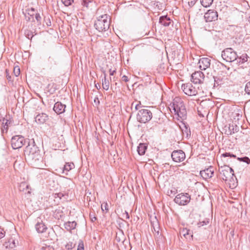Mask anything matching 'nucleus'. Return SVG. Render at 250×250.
<instances>
[{
	"mask_svg": "<svg viewBox=\"0 0 250 250\" xmlns=\"http://www.w3.org/2000/svg\"><path fill=\"white\" fill-rule=\"evenodd\" d=\"M205 80V75L201 71H195L191 75V82L195 84H201Z\"/></svg>",
	"mask_w": 250,
	"mask_h": 250,
	"instance_id": "nucleus-9",
	"label": "nucleus"
},
{
	"mask_svg": "<svg viewBox=\"0 0 250 250\" xmlns=\"http://www.w3.org/2000/svg\"><path fill=\"white\" fill-rule=\"evenodd\" d=\"M208 223V221L207 220H204L203 221H200L198 223V226L199 227H201V226H203L204 225H207Z\"/></svg>",
	"mask_w": 250,
	"mask_h": 250,
	"instance_id": "nucleus-42",
	"label": "nucleus"
},
{
	"mask_svg": "<svg viewBox=\"0 0 250 250\" xmlns=\"http://www.w3.org/2000/svg\"><path fill=\"white\" fill-rule=\"evenodd\" d=\"M171 107L175 114L183 120L187 117V110L183 100L179 97H175L172 102Z\"/></svg>",
	"mask_w": 250,
	"mask_h": 250,
	"instance_id": "nucleus-1",
	"label": "nucleus"
},
{
	"mask_svg": "<svg viewBox=\"0 0 250 250\" xmlns=\"http://www.w3.org/2000/svg\"><path fill=\"white\" fill-rule=\"evenodd\" d=\"M65 107L66 105L65 104H62L61 102H58L55 104L53 110L56 113L60 114L65 111Z\"/></svg>",
	"mask_w": 250,
	"mask_h": 250,
	"instance_id": "nucleus-18",
	"label": "nucleus"
},
{
	"mask_svg": "<svg viewBox=\"0 0 250 250\" xmlns=\"http://www.w3.org/2000/svg\"><path fill=\"white\" fill-rule=\"evenodd\" d=\"M25 36L28 39L31 40L33 37V35L32 34V32L29 30H26L24 32Z\"/></svg>",
	"mask_w": 250,
	"mask_h": 250,
	"instance_id": "nucleus-35",
	"label": "nucleus"
},
{
	"mask_svg": "<svg viewBox=\"0 0 250 250\" xmlns=\"http://www.w3.org/2000/svg\"><path fill=\"white\" fill-rule=\"evenodd\" d=\"M249 21L250 22V16L249 17Z\"/></svg>",
	"mask_w": 250,
	"mask_h": 250,
	"instance_id": "nucleus-61",
	"label": "nucleus"
},
{
	"mask_svg": "<svg viewBox=\"0 0 250 250\" xmlns=\"http://www.w3.org/2000/svg\"><path fill=\"white\" fill-rule=\"evenodd\" d=\"M153 229H154V234L155 236L157 238H160V237L161 236V234L159 231V229H160L159 227H157L156 228H155L154 227H153Z\"/></svg>",
	"mask_w": 250,
	"mask_h": 250,
	"instance_id": "nucleus-33",
	"label": "nucleus"
},
{
	"mask_svg": "<svg viewBox=\"0 0 250 250\" xmlns=\"http://www.w3.org/2000/svg\"><path fill=\"white\" fill-rule=\"evenodd\" d=\"M190 195L188 193H181L176 195L174 201L179 205L185 206L190 202Z\"/></svg>",
	"mask_w": 250,
	"mask_h": 250,
	"instance_id": "nucleus-7",
	"label": "nucleus"
},
{
	"mask_svg": "<svg viewBox=\"0 0 250 250\" xmlns=\"http://www.w3.org/2000/svg\"><path fill=\"white\" fill-rule=\"evenodd\" d=\"M229 131L230 132L229 134H232L235 132H237L239 131V127L236 125H229Z\"/></svg>",
	"mask_w": 250,
	"mask_h": 250,
	"instance_id": "nucleus-26",
	"label": "nucleus"
},
{
	"mask_svg": "<svg viewBox=\"0 0 250 250\" xmlns=\"http://www.w3.org/2000/svg\"><path fill=\"white\" fill-rule=\"evenodd\" d=\"M35 228L36 230L39 233H43L47 229V227L42 223V220L41 218H38L37 220V223L35 225Z\"/></svg>",
	"mask_w": 250,
	"mask_h": 250,
	"instance_id": "nucleus-17",
	"label": "nucleus"
},
{
	"mask_svg": "<svg viewBox=\"0 0 250 250\" xmlns=\"http://www.w3.org/2000/svg\"><path fill=\"white\" fill-rule=\"evenodd\" d=\"M237 63H243L248 61V56L246 54H243L240 57L237 56Z\"/></svg>",
	"mask_w": 250,
	"mask_h": 250,
	"instance_id": "nucleus-28",
	"label": "nucleus"
},
{
	"mask_svg": "<svg viewBox=\"0 0 250 250\" xmlns=\"http://www.w3.org/2000/svg\"><path fill=\"white\" fill-rule=\"evenodd\" d=\"M51 21H49V22H47V26H50V25H51Z\"/></svg>",
	"mask_w": 250,
	"mask_h": 250,
	"instance_id": "nucleus-59",
	"label": "nucleus"
},
{
	"mask_svg": "<svg viewBox=\"0 0 250 250\" xmlns=\"http://www.w3.org/2000/svg\"><path fill=\"white\" fill-rule=\"evenodd\" d=\"M116 73V69L112 70L111 69H109V74L111 76H113L114 73Z\"/></svg>",
	"mask_w": 250,
	"mask_h": 250,
	"instance_id": "nucleus-53",
	"label": "nucleus"
},
{
	"mask_svg": "<svg viewBox=\"0 0 250 250\" xmlns=\"http://www.w3.org/2000/svg\"><path fill=\"white\" fill-rule=\"evenodd\" d=\"M23 13L27 21L31 22H34L35 21L34 20L35 9L34 8H31L26 10L25 12H23Z\"/></svg>",
	"mask_w": 250,
	"mask_h": 250,
	"instance_id": "nucleus-16",
	"label": "nucleus"
},
{
	"mask_svg": "<svg viewBox=\"0 0 250 250\" xmlns=\"http://www.w3.org/2000/svg\"><path fill=\"white\" fill-rule=\"evenodd\" d=\"M220 177L225 181L231 188H234L237 186V179L234 173H223Z\"/></svg>",
	"mask_w": 250,
	"mask_h": 250,
	"instance_id": "nucleus-4",
	"label": "nucleus"
},
{
	"mask_svg": "<svg viewBox=\"0 0 250 250\" xmlns=\"http://www.w3.org/2000/svg\"><path fill=\"white\" fill-rule=\"evenodd\" d=\"M95 86H96L97 88L98 89H99L98 86H97L96 85H95Z\"/></svg>",
	"mask_w": 250,
	"mask_h": 250,
	"instance_id": "nucleus-62",
	"label": "nucleus"
},
{
	"mask_svg": "<svg viewBox=\"0 0 250 250\" xmlns=\"http://www.w3.org/2000/svg\"><path fill=\"white\" fill-rule=\"evenodd\" d=\"M141 104V103H140L139 104H137L136 105H135V109L136 110H138V108H139V107L140 106V104Z\"/></svg>",
	"mask_w": 250,
	"mask_h": 250,
	"instance_id": "nucleus-57",
	"label": "nucleus"
},
{
	"mask_svg": "<svg viewBox=\"0 0 250 250\" xmlns=\"http://www.w3.org/2000/svg\"><path fill=\"white\" fill-rule=\"evenodd\" d=\"M8 127L3 125V127L1 128L2 132L3 133L4 131H5V132H7L8 130Z\"/></svg>",
	"mask_w": 250,
	"mask_h": 250,
	"instance_id": "nucleus-52",
	"label": "nucleus"
},
{
	"mask_svg": "<svg viewBox=\"0 0 250 250\" xmlns=\"http://www.w3.org/2000/svg\"><path fill=\"white\" fill-rule=\"evenodd\" d=\"M152 118V113L147 109H142L139 110L137 115V120L141 123H146Z\"/></svg>",
	"mask_w": 250,
	"mask_h": 250,
	"instance_id": "nucleus-3",
	"label": "nucleus"
},
{
	"mask_svg": "<svg viewBox=\"0 0 250 250\" xmlns=\"http://www.w3.org/2000/svg\"><path fill=\"white\" fill-rule=\"evenodd\" d=\"M245 91L248 95H250V81L246 83L245 87Z\"/></svg>",
	"mask_w": 250,
	"mask_h": 250,
	"instance_id": "nucleus-38",
	"label": "nucleus"
},
{
	"mask_svg": "<svg viewBox=\"0 0 250 250\" xmlns=\"http://www.w3.org/2000/svg\"><path fill=\"white\" fill-rule=\"evenodd\" d=\"M102 72L104 74V79L102 80L103 87L104 89L107 90L109 88V83L108 81L106 80V74L105 73V71L103 70L102 71Z\"/></svg>",
	"mask_w": 250,
	"mask_h": 250,
	"instance_id": "nucleus-24",
	"label": "nucleus"
},
{
	"mask_svg": "<svg viewBox=\"0 0 250 250\" xmlns=\"http://www.w3.org/2000/svg\"><path fill=\"white\" fill-rule=\"evenodd\" d=\"M123 216L125 217L126 219H128L129 218V215L127 211H125V213L123 214Z\"/></svg>",
	"mask_w": 250,
	"mask_h": 250,
	"instance_id": "nucleus-49",
	"label": "nucleus"
},
{
	"mask_svg": "<svg viewBox=\"0 0 250 250\" xmlns=\"http://www.w3.org/2000/svg\"><path fill=\"white\" fill-rule=\"evenodd\" d=\"M21 164L19 163V162L17 161H15L14 164V167L15 168V170L16 171H18L19 169H17V167H18L19 166H20Z\"/></svg>",
	"mask_w": 250,
	"mask_h": 250,
	"instance_id": "nucleus-46",
	"label": "nucleus"
},
{
	"mask_svg": "<svg viewBox=\"0 0 250 250\" xmlns=\"http://www.w3.org/2000/svg\"><path fill=\"white\" fill-rule=\"evenodd\" d=\"M107 204L106 203L105 204V205H102L101 208H102V210H104V209L105 210H107L108 209L107 208Z\"/></svg>",
	"mask_w": 250,
	"mask_h": 250,
	"instance_id": "nucleus-54",
	"label": "nucleus"
},
{
	"mask_svg": "<svg viewBox=\"0 0 250 250\" xmlns=\"http://www.w3.org/2000/svg\"><path fill=\"white\" fill-rule=\"evenodd\" d=\"M38 151H40V149L36 145L34 140L33 139L31 140L28 139V146L25 147V149L24 150V155L33 154Z\"/></svg>",
	"mask_w": 250,
	"mask_h": 250,
	"instance_id": "nucleus-8",
	"label": "nucleus"
},
{
	"mask_svg": "<svg viewBox=\"0 0 250 250\" xmlns=\"http://www.w3.org/2000/svg\"><path fill=\"white\" fill-rule=\"evenodd\" d=\"M235 159L240 162L246 163L247 164H250V159L248 157L243 156L241 154L240 156H236Z\"/></svg>",
	"mask_w": 250,
	"mask_h": 250,
	"instance_id": "nucleus-25",
	"label": "nucleus"
},
{
	"mask_svg": "<svg viewBox=\"0 0 250 250\" xmlns=\"http://www.w3.org/2000/svg\"><path fill=\"white\" fill-rule=\"evenodd\" d=\"M170 193H172V190H170Z\"/></svg>",
	"mask_w": 250,
	"mask_h": 250,
	"instance_id": "nucleus-64",
	"label": "nucleus"
},
{
	"mask_svg": "<svg viewBox=\"0 0 250 250\" xmlns=\"http://www.w3.org/2000/svg\"><path fill=\"white\" fill-rule=\"evenodd\" d=\"M122 79L123 81L125 82H127L129 81L128 79V77L125 76V75H124L122 78Z\"/></svg>",
	"mask_w": 250,
	"mask_h": 250,
	"instance_id": "nucleus-51",
	"label": "nucleus"
},
{
	"mask_svg": "<svg viewBox=\"0 0 250 250\" xmlns=\"http://www.w3.org/2000/svg\"><path fill=\"white\" fill-rule=\"evenodd\" d=\"M48 119V116L45 113L37 115L35 117V121L38 124H43Z\"/></svg>",
	"mask_w": 250,
	"mask_h": 250,
	"instance_id": "nucleus-19",
	"label": "nucleus"
},
{
	"mask_svg": "<svg viewBox=\"0 0 250 250\" xmlns=\"http://www.w3.org/2000/svg\"><path fill=\"white\" fill-rule=\"evenodd\" d=\"M6 78L9 81H11V76L9 75V74H7L6 75Z\"/></svg>",
	"mask_w": 250,
	"mask_h": 250,
	"instance_id": "nucleus-55",
	"label": "nucleus"
},
{
	"mask_svg": "<svg viewBox=\"0 0 250 250\" xmlns=\"http://www.w3.org/2000/svg\"><path fill=\"white\" fill-rule=\"evenodd\" d=\"M182 88L184 92L188 96H195L197 94V90L191 83L183 84Z\"/></svg>",
	"mask_w": 250,
	"mask_h": 250,
	"instance_id": "nucleus-10",
	"label": "nucleus"
},
{
	"mask_svg": "<svg viewBox=\"0 0 250 250\" xmlns=\"http://www.w3.org/2000/svg\"><path fill=\"white\" fill-rule=\"evenodd\" d=\"M4 236V233L2 231H0V238H2Z\"/></svg>",
	"mask_w": 250,
	"mask_h": 250,
	"instance_id": "nucleus-56",
	"label": "nucleus"
},
{
	"mask_svg": "<svg viewBox=\"0 0 250 250\" xmlns=\"http://www.w3.org/2000/svg\"><path fill=\"white\" fill-rule=\"evenodd\" d=\"M95 28L99 32L105 31L109 28V21H108V16L104 14L97 18L94 24Z\"/></svg>",
	"mask_w": 250,
	"mask_h": 250,
	"instance_id": "nucleus-2",
	"label": "nucleus"
},
{
	"mask_svg": "<svg viewBox=\"0 0 250 250\" xmlns=\"http://www.w3.org/2000/svg\"><path fill=\"white\" fill-rule=\"evenodd\" d=\"M48 61L49 62L51 66L57 64V61L56 59L53 57H49L48 59Z\"/></svg>",
	"mask_w": 250,
	"mask_h": 250,
	"instance_id": "nucleus-36",
	"label": "nucleus"
},
{
	"mask_svg": "<svg viewBox=\"0 0 250 250\" xmlns=\"http://www.w3.org/2000/svg\"><path fill=\"white\" fill-rule=\"evenodd\" d=\"M75 167V165L72 162H68L66 163L62 167V172H64V170L69 171L71 170H72Z\"/></svg>",
	"mask_w": 250,
	"mask_h": 250,
	"instance_id": "nucleus-22",
	"label": "nucleus"
},
{
	"mask_svg": "<svg viewBox=\"0 0 250 250\" xmlns=\"http://www.w3.org/2000/svg\"><path fill=\"white\" fill-rule=\"evenodd\" d=\"M77 250H84V245L83 241L80 240Z\"/></svg>",
	"mask_w": 250,
	"mask_h": 250,
	"instance_id": "nucleus-40",
	"label": "nucleus"
},
{
	"mask_svg": "<svg viewBox=\"0 0 250 250\" xmlns=\"http://www.w3.org/2000/svg\"><path fill=\"white\" fill-rule=\"evenodd\" d=\"M28 142V139L26 140L21 135H16L13 136L11 140L12 147L13 149H16L21 147L26 142Z\"/></svg>",
	"mask_w": 250,
	"mask_h": 250,
	"instance_id": "nucleus-6",
	"label": "nucleus"
},
{
	"mask_svg": "<svg viewBox=\"0 0 250 250\" xmlns=\"http://www.w3.org/2000/svg\"><path fill=\"white\" fill-rule=\"evenodd\" d=\"M89 217L91 221L93 222H95L97 220V218L94 216V214L90 213Z\"/></svg>",
	"mask_w": 250,
	"mask_h": 250,
	"instance_id": "nucleus-47",
	"label": "nucleus"
},
{
	"mask_svg": "<svg viewBox=\"0 0 250 250\" xmlns=\"http://www.w3.org/2000/svg\"><path fill=\"white\" fill-rule=\"evenodd\" d=\"M197 1V0H188V3L190 7L193 6Z\"/></svg>",
	"mask_w": 250,
	"mask_h": 250,
	"instance_id": "nucleus-44",
	"label": "nucleus"
},
{
	"mask_svg": "<svg viewBox=\"0 0 250 250\" xmlns=\"http://www.w3.org/2000/svg\"><path fill=\"white\" fill-rule=\"evenodd\" d=\"M222 57L226 62H232L237 60V55L231 48H228L222 51Z\"/></svg>",
	"mask_w": 250,
	"mask_h": 250,
	"instance_id": "nucleus-5",
	"label": "nucleus"
},
{
	"mask_svg": "<svg viewBox=\"0 0 250 250\" xmlns=\"http://www.w3.org/2000/svg\"><path fill=\"white\" fill-rule=\"evenodd\" d=\"M186 155L182 150H174L171 153L172 160L176 162H180L184 161Z\"/></svg>",
	"mask_w": 250,
	"mask_h": 250,
	"instance_id": "nucleus-14",
	"label": "nucleus"
},
{
	"mask_svg": "<svg viewBox=\"0 0 250 250\" xmlns=\"http://www.w3.org/2000/svg\"><path fill=\"white\" fill-rule=\"evenodd\" d=\"M95 86H96L97 88L98 89H99L98 86H97L96 85H95Z\"/></svg>",
	"mask_w": 250,
	"mask_h": 250,
	"instance_id": "nucleus-63",
	"label": "nucleus"
},
{
	"mask_svg": "<svg viewBox=\"0 0 250 250\" xmlns=\"http://www.w3.org/2000/svg\"><path fill=\"white\" fill-rule=\"evenodd\" d=\"M223 66L225 67V68L227 69L228 70L229 69V67H227L226 65H225L224 64H223Z\"/></svg>",
	"mask_w": 250,
	"mask_h": 250,
	"instance_id": "nucleus-58",
	"label": "nucleus"
},
{
	"mask_svg": "<svg viewBox=\"0 0 250 250\" xmlns=\"http://www.w3.org/2000/svg\"><path fill=\"white\" fill-rule=\"evenodd\" d=\"M35 19L37 21V23L38 25L41 24L42 17L40 16L39 13L35 12V15H34V19Z\"/></svg>",
	"mask_w": 250,
	"mask_h": 250,
	"instance_id": "nucleus-34",
	"label": "nucleus"
},
{
	"mask_svg": "<svg viewBox=\"0 0 250 250\" xmlns=\"http://www.w3.org/2000/svg\"><path fill=\"white\" fill-rule=\"evenodd\" d=\"M236 155L230 152H225L220 156V159L224 164L230 165L232 162V159H235Z\"/></svg>",
	"mask_w": 250,
	"mask_h": 250,
	"instance_id": "nucleus-12",
	"label": "nucleus"
},
{
	"mask_svg": "<svg viewBox=\"0 0 250 250\" xmlns=\"http://www.w3.org/2000/svg\"><path fill=\"white\" fill-rule=\"evenodd\" d=\"M2 124L4 126L8 127L11 124V121H9L8 120H5L4 118H3Z\"/></svg>",
	"mask_w": 250,
	"mask_h": 250,
	"instance_id": "nucleus-41",
	"label": "nucleus"
},
{
	"mask_svg": "<svg viewBox=\"0 0 250 250\" xmlns=\"http://www.w3.org/2000/svg\"><path fill=\"white\" fill-rule=\"evenodd\" d=\"M76 225L75 221L67 222L64 224V227L68 230H71L76 228Z\"/></svg>",
	"mask_w": 250,
	"mask_h": 250,
	"instance_id": "nucleus-23",
	"label": "nucleus"
},
{
	"mask_svg": "<svg viewBox=\"0 0 250 250\" xmlns=\"http://www.w3.org/2000/svg\"><path fill=\"white\" fill-rule=\"evenodd\" d=\"M74 0H61L62 2L64 4L65 6L70 5L73 2Z\"/></svg>",
	"mask_w": 250,
	"mask_h": 250,
	"instance_id": "nucleus-39",
	"label": "nucleus"
},
{
	"mask_svg": "<svg viewBox=\"0 0 250 250\" xmlns=\"http://www.w3.org/2000/svg\"><path fill=\"white\" fill-rule=\"evenodd\" d=\"M213 80L214 82V87H217L222 83V79L217 77L213 76Z\"/></svg>",
	"mask_w": 250,
	"mask_h": 250,
	"instance_id": "nucleus-31",
	"label": "nucleus"
},
{
	"mask_svg": "<svg viewBox=\"0 0 250 250\" xmlns=\"http://www.w3.org/2000/svg\"><path fill=\"white\" fill-rule=\"evenodd\" d=\"M197 176H200L203 179L207 180L213 176L214 173H198Z\"/></svg>",
	"mask_w": 250,
	"mask_h": 250,
	"instance_id": "nucleus-27",
	"label": "nucleus"
},
{
	"mask_svg": "<svg viewBox=\"0 0 250 250\" xmlns=\"http://www.w3.org/2000/svg\"><path fill=\"white\" fill-rule=\"evenodd\" d=\"M218 164L219 167H220V171H221V169H222L224 167V163H222V161L220 160V162H218Z\"/></svg>",
	"mask_w": 250,
	"mask_h": 250,
	"instance_id": "nucleus-50",
	"label": "nucleus"
},
{
	"mask_svg": "<svg viewBox=\"0 0 250 250\" xmlns=\"http://www.w3.org/2000/svg\"><path fill=\"white\" fill-rule=\"evenodd\" d=\"M22 187H23V189H24V187H25L27 189L30 188L29 185H27L26 183L25 182H22L21 184V185H20V190H21V188Z\"/></svg>",
	"mask_w": 250,
	"mask_h": 250,
	"instance_id": "nucleus-43",
	"label": "nucleus"
},
{
	"mask_svg": "<svg viewBox=\"0 0 250 250\" xmlns=\"http://www.w3.org/2000/svg\"><path fill=\"white\" fill-rule=\"evenodd\" d=\"M13 73L14 75L18 77L20 74V69L19 66H15L13 69Z\"/></svg>",
	"mask_w": 250,
	"mask_h": 250,
	"instance_id": "nucleus-37",
	"label": "nucleus"
},
{
	"mask_svg": "<svg viewBox=\"0 0 250 250\" xmlns=\"http://www.w3.org/2000/svg\"><path fill=\"white\" fill-rule=\"evenodd\" d=\"M234 172L232 168L230 167V165L224 164V167L221 171H219V172Z\"/></svg>",
	"mask_w": 250,
	"mask_h": 250,
	"instance_id": "nucleus-32",
	"label": "nucleus"
},
{
	"mask_svg": "<svg viewBox=\"0 0 250 250\" xmlns=\"http://www.w3.org/2000/svg\"><path fill=\"white\" fill-rule=\"evenodd\" d=\"M218 13L214 10H208L204 15V19L206 22L214 21L218 19Z\"/></svg>",
	"mask_w": 250,
	"mask_h": 250,
	"instance_id": "nucleus-11",
	"label": "nucleus"
},
{
	"mask_svg": "<svg viewBox=\"0 0 250 250\" xmlns=\"http://www.w3.org/2000/svg\"><path fill=\"white\" fill-rule=\"evenodd\" d=\"M200 172H205V170H200Z\"/></svg>",
	"mask_w": 250,
	"mask_h": 250,
	"instance_id": "nucleus-60",
	"label": "nucleus"
},
{
	"mask_svg": "<svg viewBox=\"0 0 250 250\" xmlns=\"http://www.w3.org/2000/svg\"><path fill=\"white\" fill-rule=\"evenodd\" d=\"M25 158L31 164H34L36 162L40 161L42 159V156L40 153V150L36 151L33 154H30L25 155Z\"/></svg>",
	"mask_w": 250,
	"mask_h": 250,
	"instance_id": "nucleus-13",
	"label": "nucleus"
},
{
	"mask_svg": "<svg viewBox=\"0 0 250 250\" xmlns=\"http://www.w3.org/2000/svg\"><path fill=\"white\" fill-rule=\"evenodd\" d=\"M213 0H200L202 5L204 7H209L213 3Z\"/></svg>",
	"mask_w": 250,
	"mask_h": 250,
	"instance_id": "nucleus-29",
	"label": "nucleus"
},
{
	"mask_svg": "<svg viewBox=\"0 0 250 250\" xmlns=\"http://www.w3.org/2000/svg\"><path fill=\"white\" fill-rule=\"evenodd\" d=\"M147 146L145 144L141 143L137 147V151L140 155L145 154L147 149Z\"/></svg>",
	"mask_w": 250,
	"mask_h": 250,
	"instance_id": "nucleus-21",
	"label": "nucleus"
},
{
	"mask_svg": "<svg viewBox=\"0 0 250 250\" xmlns=\"http://www.w3.org/2000/svg\"><path fill=\"white\" fill-rule=\"evenodd\" d=\"M198 64L201 70H205L209 67L210 65V60L208 58H202L199 60Z\"/></svg>",
	"mask_w": 250,
	"mask_h": 250,
	"instance_id": "nucleus-15",
	"label": "nucleus"
},
{
	"mask_svg": "<svg viewBox=\"0 0 250 250\" xmlns=\"http://www.w3.org/2000/svg\"><path fill=\"white\" fill-rule=\"evenodd\" d=\"M63 194L61 193V192H59V193H56L54 194V198H59L60 199H61L62 197L63 196Z\"/></svg>",
	"mask_w": 250,
	"mask_h": 250,
	"instance_id": "nucleus-45",
	"label": "nucleus"
},
{
	"mask_svg": "<svg viewBox=\"0 0 250 250\" xmlns=\"http://www.w3.org/2000/svg\"><path fill=\"white\" fill-rule=\"evenodd\" d=\"M180 234L183 235L186 238H188V236L189 237V235H190V236L192 237V235L190 234V233L189 229H188L186 228L183 229L182 230H181Z\"/></svg>",
	"mask_w": 250,
	"mask_h": 250,
	"instance_id": "nucleus-30",
	"label": "nucleus"
},
{
	"mask_svg": "<svg viewBox=\"0 0 250 250\" xmlns=\"http://www.w3.org/2000/svg\"><path fill=\"white\" fill-rule=\"evenodd\" d=\"M159 22L165 26H168L171 23V20L167 16H161L159 19Z\"/></svg>",
	"mask_w": 250,
	"mask_h": 250,
	"instance_id": "nucleus-20",
	"label": "nucleus"
},
{
	"mask_svg": "<svg viewBox=\"0 0 250 250\" xmlns=\"http://www.w3.org/2000/svg\"><path fill=\"white\" fill-rule=\"evenodd\" d=\"M89 1H89V0H83L82 2V5H83L84 6L87 7V6H88V2H89Z\"/></svg>",
	"mask_w": 250,
	"mask_h": 250,
	"instance_id": "nucleus-48",
	"label": "nucleus"
}]
</instances>
